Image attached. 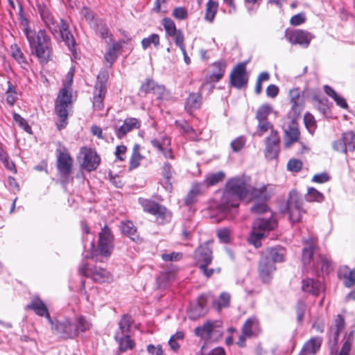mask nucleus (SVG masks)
<instances>
[{
	"label": "nucleus",
	"instance_id": "f257e3e1",
	"mask_svg": "<svg viewBox=\"0 0 355 355\" xmlns=\"http://www.w3.org/2000/svg\"><path fill=\"white\" fill-rule=\"evenodd\" d=\"M250 178L245 175L230 179L221 197L218 210L225 217H233L241 200L248 198L250 191Z\"/></svg>",
	"mask_w": 355,
	"mask_h": 355
},
{
	"label": "nucleus",
	"instance_id": "f03ea898",
	"mask_svg": "<svg viewBox=\"0 0 355 355\" xmlns=\"http://www.w3.org/2000/svg\"><path fill=\"white\" fill-rule=\"evenodd\" d=\"M24 33L29 43L31 51L38 58L41 63H47L52 55V47L50 37L44 30H40L37 33L31 30L28 21H25Z\"/></svg>",
	"mask_w": 355,
	"mask_h": 355
},
{
	"label": "nucleus",
	"instance_id": "7ed1b4c3",
	"mask_svg": "<svg viewBox=\"0 0 355 355\" xmlns=\"http://www.w3.org/2000/svg\"><path fill=\"white\" fill-rule=\"evenodd\" d=\"M73 73L74 70L71 67L67 74L63 87L60 89L55 101V112L60 119L59 123H57V127L59 130L65 128L67 124L68 109L72 103L71 84Z\"/></svg>",
	"mask_w": 355,
	"mask_h": 355
},
{
	"label": "nucleus",
	"instance_id": "20e7f679",
	"mask_svg": "<svg viewBox=\"0 0 355 355\" xmlns=\"http://www.w3.org/2000/svg\"><path fill=\"white\" fill-rule=\"evenodd\" d=\"M38 10L42 21L51 33L55 37H60L69 49L72 51L75 45V41L73 35L68 30V24L63 19L58 21L55 19L49 9L45 6H39Z\"/></svg>",
	"mask_w": 355,
	"mask_h": 355
},
{
	"label": "nucleus",
	"instance_id": "39448f33",
	"mask_svg": "<svg viewBox=\"0 0 355 355\" xmlns=\"http://www.w3.org/2000/svg\"><path fill=\"white\" fill-rule=\"evenodd\" d=\"M113 235L110 230L105 226L99 233L98 248L95 250L93 240L89 243V248L92 252L85 255V259H90L94 263L104 262L112 254L113 250Z\"/></svg>",
	"mask_w": 355,
	"mask_h": 355
},
{
	"label": "nucleus",
	"instance_id": "423d86ee",
	"mask_svg": "<svg viewBox=\"0 0 355 355\" xmlns=\"http://www.w3.org/2000/svg\"><path fill=\"white\" fill-rule=\"evenodd\" d=\"M277 226L276 220L271 216L269 218H257L253 225L248 241L255 248L261 245V240Z\"/></svg>",
	"mask_w": 355,
	"mask_h": 355
},
{
	"label": "nucleus",
	"instance_id": "0eeeda50",
	"mask_svg": "<svg viewBox=\"0 0 355 355\" xmlns=\"http://www.w3.org/2000/svg\"><path fill=\"white\" fill-rule=\"evenodd\" d=\"M92 263H94L89 259V263H83L79 268V272L85 276L91 277L94 282L98 283H110L113 280L112 275L106 269L94 266L91 268Z\"/></svg>",
	"mask_w": 355,
	"mask_h": 355
},
{
	"label": "nucleus",
	"instance_id": "6e6552de",
	"mask_svg": "<svg viewBox=\"0 0 355 355\" xmlns=\"http://www.w3.org/2000/svg\"><path fill=\"white\" fill-rule=\"evenodd\" d=\"M56 154L58 172L62 181L67 182L72 171L73 159L64 148L58 149Z\"/></svg>",
	"mask_w": 355,
	"mask_h": 355
},
{
	"label": "nucleus",
	"instance_id": "1a4fd4ad",
	"mask_svg": "<svg viewBox=\"0 0 355 355\" xmlns=\"http://www.w3.org/2000/svg\"><path fill=\"white\" fill-rule=\"evenodd\" d=\"M52 330L63 338H73L76 337V327L74 322L69 318L53 320L49 322Z\"/></svg>",
	"mask_w": 355,
	"mask_h": 355
},
{
	"label": "nucleus",
	"instance_id": "9d476101",
	"mask_svg": "<svg viewBox=\"0 0 355 355\" xmlns=\"http://www.w3.org/2000/svg\"><path fill=\"white\" fill-rule=\"evenodd\" d=\"M297 118L293 115H289L287 121L283 124L285 132L284 144L286 148H289L293 143L297 141L300 137V131L296 121Z\"/></svg>",
	"mask_w": 355,
	"mask_h": 355
},
{
	"label": "nucleus",
	"instance_id": "9b49d317",
	"mask_svg": "<svg viewBox=\"0 0 355 355\" xmlns=\"http://www.w3.org/2000/svg\"><path fill=\"white\" fill-rule=\"evenodd\" d=\"M261 331L259 322L255 317L248 318L243 325L242 334L238 340V345L240 347L245 345L246 338L257 336Z\"/></svg>",
	"mask_w": 355,
	"mask_h": 355
},
{
	"label": "nucleus",
	"instance_id": "f8f14e48",
	"mask_svg": "<svg viewBox=\"0 0 355 355\" xmlns=\"http://www.w3.org/2000/svg\"><path fill=\"white\" fill-rule=\"evenodd\" d=\"M286 38L292 44H299L300 46L307 48L311 41L314 38V35L304 30H293L286 31Z\"/></svg>",
	"mask_w": 355,
	"mask_h": 355
},
{
	"label": "nucleus",
	"instance_id": "ddd939ff",
	"mask_svg": "<svg viewBox=\"0 0 355 355\" xmlns=\"http://www.w3.org/2000/svg\"><path fill=\"white\" fill-rule=\"evenodd\" d=\"M248 76L246 71V63L238 64L230 74V83L236 88L241 89L247 86Z\"/></svg>",
	"mask_w": 355,
	"mask_h": 355
},
{
	"label": "nucleus",
	"instance_id": "4468645a",
	"mask_svg": "<svg viewBox=\"0 0 355 355\" xmlns=\"http://www.w3.org/2000/svg\"><path fill=\"white\" fill-rule=\"evenodd\" d=\"M80 155L83 156V167L87 171H92L97 168L100 164L101 158L96 152L92 148L84 147L80 150Z\"/></svg>",
	"mask_w": 355,
	"mask_h": 355
},
{
	"label": "nucleus",
	"instance_id": "2eb2a0df",
	"mask_svg": "<svg viewBox=\"0 0 355 355\" xmlns=\"http://www.w3.org/2000/svg\"><path fill=\"white\" fill-rule=\"evenodd\" d=\"M289 219L292 223L299 222L304 213L302 202L295 196H291L287 203Z\"/></svg>",
	"mask_w": 355,
	"mask_h": 355
},
{
	"label": "nucleus",
	"instance_id": "dca6fc26",
	"mask_svg": "<svg viewBox=\"0 0 355 355\" xmlns=\"http://www.w3.org/2000/svg\"><path fill=\"white\" fill-rule=\"evenodd\" d=\"M141 121L135 117L126 118L121 125L114 127V132L118 139L123 138L128 133L140 128Z\"/></svg>",
	"mask_w": 355,
	"mask_h": 355
},
{
	"label": "nucleus",
	"instance_id": "f3484780",
	"mask_svg": "<svg viewBox=\"0 0 355 355\" xmlns=\"http://www.w3.org/2000/svg\"><path fill=\"white\" fill-rule=\"evenodd\" d=\"M162 25L164 28L166 36L171 37L177 45L184 42V34L181 30L176 28L175 22L169 17L162 19Z\"/></svg>",
	"mask_w": 355,
	"mask_h": 355
},
{
	"label": "nucleus",
	"instance_id": "a211bd4d",
	"mask_svg": "<svg viewBox=\"0 0 355 355\" xmlns=\"http://www.w3.org/2000/svg\"><path fill=\"white\" fill-rule=\"evenodd\" d=\"M289 100L292 105L288 115L298 117L303 110L302 96L300 89L294 88L290 90Z\"/></svg>",
	"mask_w": 355,
	"mask_h": 355
},
{
	"label": "nucleus",
	"instance_id": "6ab92c4d",
	"mask_svg": "<svg viewBox=\"0 0 355 355\" xmlns=\"http://www.w3.org/2000/svg\"><path fill=\"white\" fill-rule=\"evenodd\" d=\"M275 193V187L273 185L267 184L260 187H253L250 185V191L248 199H260L266 200Z\"/></svg>",
	"mask_w": 355,
	"mask_h": 355
},
{
	"label": "nucleus",
	"instance_id": "aec40b11",
	"mask_svg": "<svg viewBox=\"0 0 355 355\" xmlns=\"http://www.w3.org/2000/svg\"><path fill=\"white\" fill-rule=\"evenodd\" d=\"M130 40V37H126L125 40H121L118 42H112L107 43L104 58L105 62L112 65L116 60L119 51L122 49L123 44L128 42Z\"/></svg>",
	"mask_w": 355,
	"mask_h": 355
},
{
	"label": "nucleus",
	"instance_id": "412c9836",
	"mask_svg": "<svg viewBox=\"0 0 355 355\" xmlns=\"http://www.w3.org/2000/svg\"><path fill=\"white\" fill-rule=\"evenodd\" d=\"M279 137L277 131H272L266 140V156L268 159L277 157L279 153Z\"/></svg>",
	"mask_w": 355,
	"mask_h": 355
},
{
	"label": "nucleus",
	"instance_id": "4be33fe9",
	"mask_svg": "<svg viewBox=\"0 0 355 355\" xmlns=\"http://www.w3.org/2000/svg\"><path fill=\"white\" fill-rule=\"evenodd\" d=\"M106 92V82L98 80L94 87L93 98V106L95 110H101L103 108V100Z\"/></svg>",
	"mask_w": 355,
	"mask_h": 355
},
{
	"label": "nucleus",
	"instance_id": "5701e85b",
	"mask_svg": "<svg viewBox=\"0 0 355 355\" xmlns=\"http://www.w3.org/2000/svg\"><path fill=\"white\" fill-rule=\"evenodd\" d=\"M276 270L272 262L266 257H262L259 265V277L263 282H268Z\"/></svg>",
	"mask_w": 355,
	"mask_h": 355
},
{
	"label": "nucleus",
	"instance_id": "b1692460",
	"mask_svg": "<svg viewBox=\"0 0 355 355\" xmlns=\"http://www.w3.org/2000/svg\"><path fill=\"white\" fill-rule=\"evenodd\" d=\"M226 67V62L222 60L213 63L211 66V71L206 77V83H214L218 82L223 76Z\"/></svg>",
	"mask_w": 355,
	"mask_h": 355
},
{
	"label": "nucleus",
	"instance_id": "393cba45",
	"mask_svg": "<svg viewBox=\"0 0 355 355\" xmlns=\"http://www.w3.org/2000/svg\"><path fill=\"white\" fill-rule=\"evenodd\" d=\"M26 308L34 311L40 316H44L49 322H52L45 303L39 297H33L31 303L27 305Z\"/></svg>",
	"mask_w": 355,
	"mask_h": 355
},
{
	"label": "nucleus",
	"instance_id": "a878e982",
	"mask_svg": "<svg viewBox=\"0 0 355 355\" xmlns=\"http://www.w3.org/2000/svg\"><path fill=\"white\" fill-rule=\"evenodd\" d=\"M152 145L162 153L165 158L173 159L174 158L171 146V139L166 136L163 137L161 140L155 139L151 141Z\"/></svg>",
	"mask_w": 355,
	"mask_h": 355
},
{
	"label": "nucleus",
	"instance_id": "bb28decb",
	"mask_svg": "<svg viewBox=\"0 0 355 355\" xmlns=\"http://www.w3.org/2000/svg\"><path fill=\"white\" fill-rule=\"evenodd\" d=\"M302 289L304 292L318 295L323 290L321 282L314 278L305 277L302 281Z\"/></svg>",
	"mask_w": 355,
	"mask_h": 355
},
{
	"label": "nucleus",
	"instance_id": "cd10ccee",
	"mask_svg": "<svg viewBox=\"0 0 355 355\" xmlns=\"http://www.w3.org/2000/svg\"><path fill=\"white\" fill-rule=\"evenodd\" d=\"M322 338L320 336L311 338L303 345L299 355H315L320 349Z\"/></svg>",
	"mask_w": 355,
	"mask_h": 355
},
{
	"label": "nucleus",
	"instance_id": "c85d7f7f",
	"mask_svg": "<svg viewBox=\"0 0 355 355\" xmlns=\"http://www.w3.org/2000/svg\"><path fill=\"white\" fill-rule=\"evenodd\" d=\"M212 250L209 243L200 245L195 251V258L198 262L210 264L212 260Z\"/></svg>",
	"mask_w": 355,
	"mask_h": 355
},
{
	"label": "nucleus",
	"instance_id": "c756f323",
	"mask_svg": "<svg viewBox=\"0 0 355 355\" xmlns=\"http://www.w3.org/2000/svg\"><path fill=\"white\" fill-rule=\"evenodd\" d=\"M331 267L329 260L325 256L318 255L313 264V270L316 275H323L324 273H328Z\"/></svg>",
	"mask_w": 355,
	"mask_h": 355
},
{
	"label": "nucleus",
	"instance_id": "7c9ffc66",
	"mask_svg": "<svg viewBox=\"0 0 355 355\" xmlns=\"http://www.w3.org/2000/svg\"><path fill=\"white\" fill-rule=\"evenodd\" d=\"M114 339L118 343L119 351L120 352H125L128 350H131L135 346L134 340L131 338L128 334H115Z\"/></svg>",
	"mask_w": 355,
	"mask_h": 355
},
{
	"label": "nucleus",
	"instance_id": "2f4dec72",
	"mask_svg": "<svg viewBox=\"0 0 355 355\" xmlns=\"http://www.w3.org/2000/svg\"><path fill=\"white\" fill-rule=\"evenodd\" d=\"M338 276L346 287L351 288L355 284V270H349L347 266H343L340 268Z\"/></svg>",
	"mask_w": 355,
	"mask_h": 355
},
{
	"label": "nucleus",
	"instance_id": "473e14b6",
	"mask_svg": "<svg viewBox=\"0 0 355 355\" xmlns=\"http://www.w3.org/2000/svg\"><path fill=\"white\" fill-rule=\"evenodd\" d=\"M141 91L145 93L152 92L157 94L159 98H162V96L165 91V88L163 85H159L152 80H148L141 85Z\"/></svg>",
	"mask_w": 355,
	"mask_h": 355
},
{
	"label": "nucleus",
	"instance_id": "72a5a7b5",
	"mask_svg": "<svg viewBox=\"0 0 355 355\" xmlns=\"http://www.w3.org/2000/svg\"><path fill=\"white\" fill-rule=\"evenodd\" d=\"M202 103V96L198 93H191L186 100L185 108L189 112L200 108Z\"/></svg>",
	"mask_w": 355,
	"mask_h": 355
},
{
	"label": "nucleus",
	"instance_id": "f704fd0d",
	"mask_svg": "<svg viewBox=\"0 0 355 355\" xmlns=\"http://www.w3.org/2000/svg\"><path fill=\"white\" fill-rule=\"evenodd\" d=\"M138 201L140 205L142 207L143 210L145 212H147L152 215L157 214V211L160 206V205H159L156 202L144 198H139Z\"/></svg>",
	"mask_w": 355,
	"mask_h": 355
},
{
	"label": "nucleus",
	"instance_id": "c9c22d12",
	"mask_svg": "<svg viewBox=\"0 0 355 355\" xmlns=\"http://www.w3.org/2000/svg\"><path fill=\"white\" fill-rule=\"evenodd\" d=\"M268 257H266L273 263L284 261L286 250L283 248H274L268 249Z\"/></svg>",
	"mask_w": 355,
	"mask_h": 355
},
{
	"label": "nucleus",
	"instance_id": "e433bc0d",
	"mask_svg": "<svg viewBox=\"0 0 355 355\" xmlns=\"http://www.w3.org/2000/svg\"><path fill=\"white\" fill-rule=\"evenodd\" d=\"M74 324L76 327V336L78 335L80 331H87L89 330L92 326L91 322L83 315L76 317Z\"/></svg>",
	"mask_w": 355,
	"mask_h": 355
},
{
	"label": "nucleus",
	"instance_id": "4c0bfd02",
	"mask_svg": "<svg viewBox=\"0 0 355 355\" xmlns=\"http://www.w3.org/2000/svg\"><path fill=\"white\" fill-rule=\"evenodd\" d=\"M6 102L10 106H13L18 99L16 87L10 81H8V88L5 92Z\"/></svg>",
	"mask_w": 355,
	"mask_h": 355
},
{
	"label": "nucleus",
	"instance_id": "58836bf2",
	"mask_svg": "<svg viewBox=\"0 0 355 355\" xmlns=\"http://www.w3.org/2000/svg\"><path fill=\"white\" fill-rule=\"evenodd\" d=\"M273 108L268 103L261 105L257 111L256 119L258 121H267L268 116L272 112Z\"/></svg>",
	"mask_w": 355,
	"mask_h": 355
},
{
	"label": "nucleus",
	"instance_id": "ea45409f",
	"mask_svg": "<svg viewBox=\"0 0 355 355\" xmlns=\"http://www.w3.org/2000/svg\"><path fill=\"white\" fill-rule=\"evenodd\" d=\"M213 329V323L211 322H207L202 326L196 327L194 331L196 336H200L202 338H207L210 336Z\"/></svg>",
	"mask_w": 355,
	"mask_h": 355
},
{
	"label": "nucleus",
	"instance_id": "a19ab883",
	"mask_svg": "<svg viewBox=\"0 0 355 355\" xmlns=\"http://www.w3.org/2000/svg\"><path fill=\"white\" fill-rule=\"evenodd\" d=\"M122 232L130 237L132 240L135 241L138 239L137 234V229L131 221L123 222L121 224Z\"/></svg>",
	"mask_w": 355,
	"mask_h": 355
},
{
	"label": "nucleus",
	"instance_id": "79ce46f5",
	"mask_svg": "<svg viewBox=\"0 0 355 355\" xmlns=\"http://www.w3.org/2000/svg\"><path fill=\"white\" fill-rule=\"evenodd\" d=\"M140 146L135 144L132 156L130 159V169H135L140 165V162L143 159V156L139 153Z\"/></svg>",
	"mask_w": 355,
	"mask_h": 355
},
{
	"label": "nucleus",
	"instance_id": "37998d69",
	"mask_svg": "<svg viewBox=\"0 0 355 355\" xmlns=\"http://www.w3.org/2000/svg\"><path fill=\"white\" fill-rule=\"evenodd\" d=\"M315 250V247L313 241H311V243H307V246L303 248L302 259L304 266H306L311 263Z\"/></svg>",
	"mask_w": 355,
	"mask_h": 355
},
{
	"label": "nucleus",
	"instance_id": "c03bdc74",
	"mask_svg": "<svg viewBox=\"0 0 355 355\" xmlns=\"http://www.w3.org/2000/svg\"><path fill=\"white\" fill-rule=\"evenodd\" d=\"M305 198L308 202H322L324 200V195L313 187L308 189Z\"/></svg>",
	"mask_w": 355,
	"mask_h": 355
},
{
	"label": "nucleus",
	"instance_id": "a18cd8bd",
	"mask_svg": "<svg viewBox=\"0 0 355 355\" xmlns=\"http://www.w3.org/2000/svg\"><path fill=\"white\" fill-rule=\"evenodd\" d=\"M153 216H156L157 222L161 224L169 222L171 218V213L162 205L157 209V214Z\"/></svg>",
	"mask_w": 355,
	"mask_h": 355
},
{
	"label": "nucleus",
	"instance_id": "49530a36",
	"mask_svg": "<svg viewBox=\"0 0 355 355\" xmlns=\"http://www.w3.org/2000/svg\"><path fill=\"white\" fill-rule=\"evenodd\" d=\"M184 338V333L182 331H177L175 334L171 336L168 340V345L170 348L176 352L180 349V341H182Z\"/></svg>",
	"mask_w": 355,
	"mask_h": 355
},
{
	"label": "nucleus",
	"instance_id": "de8ad7c7",
	"mask_svg": "<svg viewBox=\"0 0 355 355\" xmlns=\"http://www.w3.org/2000/svg\"><path fill=\"white\" fill-rule=\"evenodd\" d=\"M218 10V3L213 1H209L206 6L205 20L212 22Z\"/></svg>",
	"mask_w": 355,
	"mask_h": 355
},
{
	"label": "nucleus",
	"instance_id": "09e8293b",
	"mask_svg": "<svg viewBox=\"0 0 355 355\" xmlns=\"http://www.w3.org/2000/svg\"><path fill=\"white\" fill-rule=\"evenodd\" d=\"M204 304L202 302V298H199L198 303L191 307L189 311V317L191 319L196 320L204 314Z\"/></svg>",
	"mask_w": 355,
	"mask_h": 355
},
{
	"label": "nucleus",
	"instance_id": "8fccbe9b",
	"mask_svg": "<svg viewBox=\"0 0 355 355\" xmlns=\"http://www.w3.org/2000/svg\"><path fill=\"white\" fill-rule=\"evenodd\" d=\"M10 49L13 58L23 67H25L27 65V62L21 49L16 44L12 45Z\"/></svg>",
	"mask_w": 355,
	"mask_h": 355
},
{
	"label": "nucleus",
	"instance_id": "3c124183",
	"mask_svg": "<svg viewBox=\"0 0 355 355\" xmlns=\"http://www.w3.org/2000/svg\"><path fill=\"white\" fill-rule=\"evenodd\" d=\"M132 320L128 315H123L119 323V329L115 334H128L131 327Z\"/></svg>",
	"mask_w": 355,
	"mask_h": 355
},
{
	"label": "nucleus",
	"instance_id": "603ef678",
	"mask_svg": "<svg viewBox=\"0 0 355 355\" xmlns=\"http://www.w3.org/2000/svg\"><path fill=\"white\" fill-rule=\"evenodd\" d=\"M230 295L228 293L223 292L220 293L218 300L214 302V306L220 311L223 308H227L230 306Z\"/></svg>",
	"mask_w": 355,
	"mask_h": 355
},
{
	"label": "nucleus",
	"instance_id": "864d4df0",
	"mask_svg": "<svg viewBox=\"0 0 355 355\" xmlns=\"http://www.w3.org/2000/svg\"><path fill=\"white\" fill-rule=\"evenodd\" d=\"M268 131H270V134L272 131H275L273 129L272 123L268 121H258L257 131L254 135L258 137H261Z\"/></svg>",
	"mask_w": 355,
	"mask_h": 355
},
{
	"label": "nucleus",
	"instance_id": "5fc2aeb1",
	"mask_svg": "<svg viewBox=\"0 0 355 355\" xmlns=\"http://www.w3.org/2000/svg\"><path fill=\"white\" fill-rule=\"evenodd\" d=\"M150 44L157 46L159 44V36L158 34H151L148 37H145L141 40V46L144 49L148 48Z\"/></svg>",
	"mask_w": 355,
	"mask_h": 355
},
{
	"label": "nucleus",
	"instance_id": "6e6d98bb",
	"mask_svg": "<svg viewBox=\"0 0 355 355\" xmlns=\"http://www.w3.org/2000/svg\"><path fill=\"white\" fill-rule=\"evenodd\" d=\"M225 178V173L220 171L216 173L211 174L208 175L205 180V183L207 186H213L219 182H221Z\"/></svg>",
	"mask_w": 355,
	"mask_h": 355
},
{
	"label": "nucleus",
	"instance_id": "4d7b16f0",
	"mask_svg": "<svg viewBox=\"0 0 355 355\" xmlns=\"http://www.w3.org/2000/svg\"><path fill=\"white\" fill-rule=\"evenodd\" d=\"M344 141L347 151L355 150V133L353 132H347L343 133Z\"/></svg>",
	"mask_w": 355,
	"mask_h": 355
},
{
	"label": "nucleus",
	"instance_id": "13d9d810",
	"mask_svg": "<svg viewBox=\"0 0 355 355\" xmlns=\"http://www.w3.org/2000/svg\"><path fill=\"white\" fill-rule=\"evenodd\" d=\"M345 327V322L344 318L340 315H338L334 320V328L333 329L335 331V340L338 339L339 334L343 331Z\"/></svg>",
	"mask_w": 355,
	"mask_h": 355
},
{
	"label": "nucleus",
	"instance_id": "bf43d9fd",
	"mask_svg": "<svg viewBox=\"0 0 355 355\" xmlns=\"http://www.w3.org/2000/svg\"><path fill=\"white\" fill-rule=\"evenodd\" d=\"M304 122L308 131L313 134L316 129V121L314 116L310 113H306L304 116Z\"/></svg>",
	"mask_w": 355,
	"mask_h": 355
},
{
	"label": "nucleus",
	"instance_id": "052dcab7",
	"mask_svg": "<svg viewBox=\"0 0 355 355\" xmlns=\"http://www.w3.org/2000/svg\"><path fill=\"white\" fill-rule=\"evenodd\" d=\"M246 142L245 137L243 136H241L234 139L231 143V147L232 150L234 152H239L241 150L243 146H245Z\"/></svg>",
	"mask_w": 355,
	"mask_h": 355
},
{
	"label": "nucleus",
	"instance_id": "680f3d73",
	"mask_svg": "<svg viewBox=\"0 0 355 355\" xmlns=\"http://www.w3.org/2000/svg\"><path fill=\"white\" fill-rule=\"evenodd\" d=\"M231 230L228 228L218 230L217 236L222 243H227L230 241Z\"/></svg>",
	"mask_w": 355,
	"mask_h": 355
},
{
	"label": "nucleus",
	"instance_id": "e2e57ef3",
	"mask_svg": "<svg viewBox=\"0 0 355 355\" xmlns=\"http://www.w3.org/2000/svg\"><path fill=\"white\" fill-rule=\"evenodd\" d=\"M332 146L334 150L336 151L345 154L347 153V147L343 138V134L342 135L340 139H338L333 142Z\"/></svg>",
	"mask_w": 355,
	"mask_h": 355
},
{
	"label": "nucleus",
	"instance_id": "0e129e2a",
	"mask_svg": "<svg viewBox=\"0 0 355 355\" xmlns=\"http://www.w3.org/2000/svg\"><path fill=\"white\" fill-rule=\"evenodd\" d=\"M172 16L176 19L184 20L188 17V12L183 7H177L173 10Z\"/></svg>",
	"mask_w": 355,
	"mask_h": 355
},
{
	"label": "nucleus",
	"instance_id": "69168bd1",
	"mask_svg": "<svg viewBox=\"0 0 355 355\" xmlns=\"http://www.w3.org/2000/svg\"><path fill=\"white\" fill-rule=\"evenodd\" d=\"M13 119L14 121L18 124V125L24 129L26 132H31V128L29 126L27 121L19 114L15 113L13 115Z\"/></svg>",
	"mask_w": 355,
	"mask_h": 355
},
{
	"label": "nucleus",
	"instance_id": "338daca9",
	"mask_svg": "<svg viewBox=\"0 0 355 355\" xmlns=\"http://www.w3.org/2000/svg\"><path fill=\"white\" fill-rule=\"evenodd\" d=\"M302 167V162L300 159H292L287 164V168L290 171L298 172Z\"/></svg>",
	"mask_w": 355,
	"mask_h": 355
},
{
	"label": "nucleus",
	"instance_id": "774afa93",
	"mask_svg": "<svg viewBox=\"0 0 355 355\" xmlns=\"http://www.w3.org/2000/svg\"><path fill=\"white\" fill-rule=\"evenodd\" d=\"M200 184H196L192 187L191 191L189 193L185 199V202L187 205L191 204L195 201L196 196L200 192Z\"/></svg>",
	"mask_w": 355,
	"mask_h": 355
}]
</instances>
